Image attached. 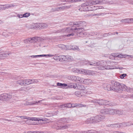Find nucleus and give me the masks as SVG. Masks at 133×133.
Listing matches in <instances>:
<instances>
[{"instance_id": "1", "label": "nucleus", "mask_w": 133, "mask_h": 133, "mask_svg": "<svg viewBox=\"0 0 133 133\" xmlns=\"http://www.w3.org/2000/svg\"><path fill=\"white\" fill-rule=\"evenodd\" d=\"M71 23H72L74 26L75 27V28H71L67 27L58 30L56 31V32H67L70 33L67 35L68 37L74 35L77 36L79 37H84L85 36L86 34L84 31V29L82 28L83 26L82 22H72Z\"/></svg>"}, {"instance_id": "2", "label": "nucleus", "mask_w": 133, "mask_h": 133, "mask_svg": "<svg viewBox=\"0 0 133 133\" xmlns=\"http://www.w3.org/2000/svg\"><path fill=\"white\" fill-rule=\"evenodd\" d=\"M111 85L107 84V89L108 91L112 90L115 92L121 93L122 91H124L129 92H131L133 89L130 88H128L125 85L116 82L112 81L111 82Z\"/></svg>"}, {"instance_id": "3", "label": "nucleus", "mask_w": 133, "mask_h": 133, "mask_svg": "<svg viewBox=\"0 0 133 133\" xmlns=\"http://www.w3.org/2000/svg\"><path fill=\"white\" fill-rule=\"evenodd\" d=\"M91 1H89L85 2L81 5V8L78 9V10L81 11H89L90 6L92 5Z\"/></svg>"}, {"instance_id": "4", "label": "nucleus", "mask_w": 133, "mask_h": 133, "mask_svg": "<svg viewBox=\"0 0 133 133\" xmlns=\"http://www.w3.org/2000/svg\"><path fill=\"white\" fill-rule=\"evenodd\" d=\"M54 128L57 130H64L70 127V125L69 124H62L59 125L57 123L55 124Z\"/></svg>"}, {"instance_id": "5", "label": "nucleus", "mask_w": 133, "mask_h": 133, "mask_svg": "<svg viewBox=\"0 0 133 133\" xmlns=\"http://www.w3.org/2000/svg\"><path fill=\"white\" fill-rule=\"evenodd\" d=\"M129 126L128 124V123H122L119 124H109L106 125L107 127H110L112 128H120L121 127H125L127 126Z\"/></svg>"}, {"instance_id": "6", "label": "nucleus", "mask_w": 133, "mask_h": 133, "mask_svg": "<svg viewBox=\"0 0 133 133\" xmlns=\"http://www.w3.org/2000/svg\"><path fill=\"white\" fill-rule=\"evenodd\" d=\"M100 112L103 115L113 114V109L111 108L103 109L101 110Z\"/></svg>"}, {"instance_id": "7", "label": "nucleus", "mask_w": 133, "mask_h": 133, "mask_svg": "<svg viewBox=\"0 0 133 133\" xmlns=\"http://www.w3.org/2000/svg\"><path fill=\"white\" fill-rule=\"evenodd\" d=\"M11 54V52L6 51L1 52L0 53V60L5 59Z\"/></svg>"}, {"instance_id": "8", "label": "nucleus", "mask_w": 133, "mask_h": 133, "mask_svg": "<svg viewBox=\"0 0 133 133\" xmlns=\"http://www.w3.org/2000/svg\"><path fill=\"white\" fill-rule=\"evenodd\" d=\"M98 104L100 105H108L110 106H111L112 104L109 103V102L106 100L103 99H98Z\"/></svg>"}, {"instance_id": "9", "label": "nucleus", "mask_w": 133, "mask_h": 133, "mask_svg": "<svg viewBox=\"0 0 133 133\" xmlns=\"http://www.w3.org/2000/svg\"><path fill=\"white\" fill-rule=\"evenodd\" d=\"M96 123H98L103 120L105 118V116H102L100 115H98L94 116Z\"/></svg>"}, {"instance_id": "10", "label": "nucleus", "mask_w": 133, "mask_h": 133, "mask_svg": "<svg viewBox=\"0 0 133 133\" xmlns=\"http://www.w3.org/2000/svg\"><path fill=\"white\" fill-rule=\"evenodd\" d=\"M104 8L102 6H92V7L90 6L89 11H94L96 10H97V12H101L99 10L100 9H104Z\"/></svg>"}, {"instance_id": "11", "label": "nucleus", "mask_w": 133, "mask_h": 133, "mask_svg": "<svg viewBox=\"0 0 133 133\" xmlns=\"http://www.w3.org/2000/svg\"><path fill=\"white\" fill-rule=\"evenodd\" d=\"M103 63H104L105 69L109 70L112 69H114V66L109 65V64H111V62H107L106 61H104L103 62Z\"/></svg>"}, {"instance_id": "12", "label": "nucleus", "mask_w": 133, "mask_h": 133, "mask_svg": "<svg viewBox=\"0 0 133 133\" xmlns=\"http://www.w3.org/2000/svg\"><path fill=\"white\" fill-rule=\"evenodd\" d=\"M42 101V100H39L38 101H35L34 102H26L24 103V105L26 106L37 105L39 103H40Z\"/></svg>"}, {"instance_id": "13", "label": "nucleus", "mask_w": 133, "mask_h": 133, "mask_svg": "<svg viewBox=\"0 0 133 133\" xmlns=\"http://www.w3.org/2000/svg\"><path fill=\"white\" fill-rule=\"evenodd\" d=\"M113 114H117L119 115L124 114L126 113V111L125 110H120L117 109H113Z\"/></svg>"}, {"instance_id": "14", "label": "nucleus", "mask_w": 133, "mask_h": 133, "mask_svg": "<svg viewBox=\"0 0 133 133\" xmlns=\"http://www.w3.org/2000/svg\"><path fill=\"white\" fill-rule=\"evenodd\" d=\"M94 116L92 117L87 119L85 121L86 124L96 123Z\"/></svg>"}, {"instance_id": "15", "label": "nucleus", "mask_w": 133, "mask_h": 133, "mask_svg": "<svg viewBox=\"0 0 133 133\" xmlns=\"http://www.w3.org/2000/svg\"><path fill=\"white\" fill-rule=\"evenodd\" d=\"M120 2L118 0H109L108 4H120Z\"/></svg>"}, {"instance_id": "16", "label": "nucleus", "mask_w": 133, "mask_h": 133, "mask_svg": "<svg viewBox=\"0 0 133 133\" xmlns=\"http://www.w3.org/2000/svg\"><path fill=\"white\" fill-rule=\"evenodd\" d=\"M92 83V80L91 79H83L82 83L85 84L89 85L91 84Z\"/></svg>"}, {"instance_id": "17", "label": "nucleus", "mask_w": 133, "mask_h": 133, "mask_svg": "<svg viewBox=\"0 0 133 133\" xmlns=\"http://www.w3.org/2000/svg\"><path fill=\"white\" fill-rule=\"evenodd\" d=\"M92 5L101 4H103V0H93L91 1Z\"/></svg>"}, {"instance_id": "18", "label": "nucleus", "mask_w": 133, "mask_h": 133, "mask_svg": "<svg viewBox=\"0 0 133 133\" xmlns=\"http://www.w3.org/2000/svg\"><path fill=\"white\" fill-rule=\"evenodd\" d=\"M29 120L34 121H43L44 120L42 119H40L39 118L29 117H28V119Z\"/></svg>"}, {"instance_id": "19", "label": "nucleus", "mask_w": 133, "mask_h": 133, "mask_svg": "<svg viewBox=\"0 0 133 133\" xmlns=\"http://www.w3.org/2000/svg\"><path fill=\"white\" fill-rule=\"evenodd\" d=\"M72 108H74L75 107H86V105H85L79 103H75L72 104Z\"/></svg>"}, {"instance_id": "20", "label": "nucleus", "mask_w": 133, "mask_h": 133, "mask_svg": "<svg viewBox=\"0 0 133 133\" xmlns=\"http://www.w3.org/2000/svg\"><path fill=\"white\" fill-rule=\"evenodd\" d=\"M130 18H128L122 19L120 21L122 23L130 24Z\"/></svg>"}, {"instance_id": "21", "label": "nucleus", "mask_w": 133, "mask_h": 133, "mask_svg": "<svg viewBox=\"0 0 133 133\" xmlns=\"http://www.w3.org/2000/svg\"><path fill=\"white\" fill-rule=\"evenodd\" d=\"M31 89L29 87H23L19 89V90L21 91H27Z\"/></svg>"}, {"instance_id": "22", "label": "nucleus", "mask_w": 133, "mask_h": 133, "mask_svg": "<svg viewBox=\"0 0 133 133\" xmlns=\"http://www.w3.org/2000/svg\"><path fill=\"white\" fill-rule=\"evenodd\" d=\"M67 86L68 88L76 89L77 86V83H71L67 85Z\"/></svg>"}, {"instance_id": "23", "label": "nucleus", "mask_w": 133, "mask_h": 133, "mask_svg": "<svg viewBox=\"0 0 133 133\" xmlns=\"http://www.w3.org/2000/svg\"><path fill=\"white\" fill-rule=\"evenodd\" d=\"M85 87L84 86L81 84H77L76 89L78 90H84L85 89Z\"/></svg>"}, {"instance_id": "24", "label": "nucleus", "mask_w": 133, "mask_h": 133, "mask_svg": "<svg viewBox=\"0 0 133 133\" xmlns=\"http://www.w3.org/2000/svg\"><path fill=\"white\" fill-rule=\"evenodd\" d=\"M29 42L30 43L34 44L36 43V40L35 37H33L32 38H29Z\"/></svg>"}, {"instance_id": "25", "label": "nucleus", "mask_w": 133, "mask_h": 133, "mask_svg": "<svg viewBox=\"0 0 133 133\" xmlns=\"http://www.w3.org/2000/svg\"><path fill=\"white\" fill-rule=\"evenodd\" d=\"M76 76L72 75L68 76V79L73 81H76Z\"/></svg>"}, {"instance_id": "26", "label": "nucleus", "mask_w": 133, "mask_h": 133, "mask_svg": "<svg viewBox=\"0 0 133 133\" xmlns=\"http://www.w3.org/2000/svg\"><path fill=\"white\" fill-rule=\"evenodd\" d=\"M83 78H82L78 76H76V82H79L80 83H82Z\"/></svg>"}, {"instance_id": "27", "label": "nucleus", "mask_w": 133, "mask_h": 133, "mask_svg": "<svg viewBox=\"0 0 133 133\" xmlns=\"http://www.w3.org/2000/svg\"><path fill=\"white\" fill-rule=\"evenodd\" d=\"M24 85H28L30 84V79H23Z\"/></svg>"}, {"instance_id": "28", "label": "nucleus", "mask_w": 133, "mask_h": 133, "mask_svg": "<svg viewBox=\"0 0 133 133\" xmlns=\"http://www.w3.org/2000/svg\"><path fill=\"white\" fill-rule=\"evenodd\" d=\"M16 83L17 84H19L21 86L24 85L23 79L21 78L19 80L17 81Z\"/></svg>"}, {"instance_id": "29", "label": "nucleus", "mask_w": 133, "mask_h": 133, "mask_svg": "<svg viewBox=\"0 0 133 133\" xmlns=\"http://www.w3.org/2000/svg\"><path fill=\"white\" fill-rule=\"evenodd\" d=\"M66 56L63 55H61L60 56V60L59 61H63L66 60Z\"/></svg>"}, {"instance_id": "30", "label": "nucleus", "mask_w": 133, "mask_h": 133, "mask_svg": "<svg viewBox=\"0 0 133 133\" xmlns=\"http://www.w3.org/2000/svg\"><path fill=\"white\" fill-rule=\"evenodd\" d=\"M93 74V71L88 70H85V75H92Z\"/></svg>"}, {"instance_id": "31", "label": "nucleus", "mask_w": 133, "mask_h": 133, "mask_svg": "<svg viewBox=\"0 0 133 133\" xmlns=\"http://www.w3.org/2000/svg\"><path fill=\"white\" fill-rule=\"evenodd\" d=\"M15 5L14 4H9L8 5H5V9H8L9 8L14 7Z\"/></svg>"}, {"instance_id": "32", "label": "nucleus", "mask_w": 133, "mask_h": 133, "mask_svg": "<svg viewBox=\"0 0 133 133\" xmlns=\"http://www.w3.org/2000/svg\"><path fill=\"white\" fill-rule=\"evenodd\" d=\"M90 65H94V66H97L99 65L100 64L99 63V62H90L88 63Z\"/></svg>"}, {"instance_id": "33", "label": "nucleus", "mask_w": 133, "mask_h": 133, "mask_svg": "<svg viewBox=\"0 0 133 133\" xmlns=\"http://www.w3.org/2000/svg\"><path fill=\"white\" fill-rule=\"evenodd\" d=\"M57 86H61L62 87H65L67 86V84L65 83H57Z\"/></svg>"}, {"instance_id": "34", "label": "nucleus", "mask_w": 133, "mask_h": 133, "mask_svg": "<svg viewBox=\"0 0 133 133\" xmlns=\"http://www.w3.org/2000/svg\"><path fill=\"white\" fill-rule=\"evenodd\" d=\"M28 28L30 29H32L35 28H36L35 24H32L30 25L27 26Z\"/></svg>"}, {"instance_id": "35", "label": "nucleus", "mask_w": 133, "mask_h": 133, "mask_svg": "<svg viewBox=\"0 0 133 133\" xmlns=\"http://www.w3.org/2000/svg\"><path fill=\"white\" fill-rule=\"evenodd\" d=\"M68 119L65 118H61L59 121H61L63 122H68L67 121H68Z\"/></svg>"}, {"instance_id": "36", "label": "nucleus", "mask_w": 133, "mask_h": 133, "mask_svg": "<svg viewBox=\"0 0 133 133\" xmlns=\"http://www.w3.org/2000/svg\"><path fill=\"white\" fill-rule=\"evenodd\" d=\"M8 96V94L6 93L4 94L1 95V97H2L6 101Z\"/></svg>"}, {"instance_id": "37", "label": "nucleus", "mask_w": 133, "mask_h": 133, "mask_svg": "<svg viewBox=\"0 0 133 133\" xmlns=\"http://www.w3.org/2000/svg\"><path fill=\"white\" fill-rule=\"evenodd\" d=\"M84 0H68V2L70 3L77 2H81L84 1Z\"/></svg>"}, {"instance_id": "38", "label": "nucleus", "mask_w": 133, "mask_h": 133, "mask_svg": "<svg viewBox=\"0 0 133 133\" xmlns=\"http://www.w3.org/2000/svg\"><path fill=\"white\" fill-rule=\"evenodd\" d=\"M79 69L74 68L72 69V71L76 73H79Z\"/></svg>"}, {"instance_id": "39", "label": "nucleus", "mask_w": 133, "mask_h": 133, "mask_svg": "<svg viewBox=\"0 0 133 133\" xmlns=\"http://www.w3.org/2000/svg\"><path fill=\"white\" fill-rule=\"evenodd\" d=\"M30 82H31L30 84L35 83H37L38 82V80L35 79H30Z\"/></svg>"}, {"instance_id": "40", "label": "nucleus", "mask_w": 133, "mask_h": 133, "mask_svg": "<svg viewBox=\"0 0 133 133\" xmlns=\"http://www.w3.org/2000/svg\"><path fill=\"white\" fill-rule=\"evenodd\" d=\"M101 14L100 13H97V14H91L87 15L88 16H100L101 15Z\"/></svg>"}, {"instance_id": "41", "label": "nucleus", "mask_w": 133, "mask_h": 133, "mask_svg": "<svg viewBox=\"0 0 133 133\" xmlns=\"http://www.w3.org/2000/svg\"><path fill=\"white\" fill-rule=\"evenodd\" d=\"M71 5H68L67 6H62V10L65 9H68L71 7Z\"/></svg>"}, {"instance_id": "42", "label": "nucleus", "mask_w": 133, "mask_h": 133, "mask_svg": "<svg viewBox=\"0 0 133 133\" xmlns=\"http://www.w3.org/2000/svg\"><path fill=\"white\" fill-rule=\"evenodd\" d=\"M66 60H68L69 61H71L73 60V58L72 57L69 55H66Z\"/></svg>"}, {"instance_id": "43", "label": "nucleus", "mask_w": 133, "mask_h": 133, "mask_svg": "<svg viewBox=\"0 0 133 133\" xmlns=\"http://www.w3.org/2000/svg\"><path fill=\"white\" fill-rule=\"evenodd\" d=\"M98 68L99 70H105L104 63H103V65H101L99 66L98 67Z\"/></svg>"}, {"instance_id": "44", "label": "nucleus", "mask_w": 133, "mask_h": 133, "mask_svg": "<svg viewBox=\"0 0 133 133\" xmlns=\"http://www.w3.org/2000/svg\"><path fill=\"white\" fill-rule=\"evenodd\" d=\"M65 105L66 107L68 108L72 107V104L70 103L65 104Z\"/></svg>"}, {"instance_id": "45", "label": "nucleus", "mask_w": 133, "mask_h": 133, "mask_svg": "<svg viewBox=\"0 0 133 133\" xmlns=\"http://www.w3.org/2000/svg\"><path fill=\"white\" fill-rule=\"evenodd\" d=\"M36 40V42L37 41L40 42L43 41V39L40 37H35Z\"/></svg>"}, {"instance_id": "46", "label": "nucleus", "mask_w": 133, "mask_h": 133, "mask_svg": "<svg viewBox=\"0 0 133 133\" xmlns=\"http://www.w3.org/2000/svg\"><path fill=\"white\" fill-rule=\"evenodd\" d=\"M59 10H62V7H57L55 8V9H53V11H58Z\"/></svg>"}, {"instance_id": "47", "label": "nucleus", "mask_w": 133, "mask_h": 133, "mask_svg": "<svg viewBox=\"0 0 133 133\" xmlns=\"http://www.w3.org/2000/svg\"><path fill=\"white\" fill-rule=\"evenodd\" d=\"M85 70L83 69H79V74H83L85 75Z\"/></svg>"}, {"instance_id": "48", "label": "nucleus", "mask_w": 133, "mask_h": 133, "mask_svg": "<svg viewBox=\"0 0 133 133\" xmlns=\"http://www.w3.org/2000/svg\"><path fill=\"white\" fill-rule=\"evenodd\" d=\"M13 96L11 95H8V97H7V99L6 100V101H9L10 99L12 98Z\"/></svg>"}, {"instance_id": "49", "label": "nucleus", "mask_w": 133, "mask_h": 133, "mask_svg": "<svg viewBox=\"0 0 133 133\" xmlns=\"http://www.w3.org/2000/svg\"><path fill=\"white\" fill-rule=\"evenodd\" d=\"M60 56H58L56 55L55 56H54L53 58L55 60H60Z\"/></svg>"}, {"instance_id": "50", "label": "nucleus", "mask_w": 133, "mask_h": 133, "mask_svg": "<svg viewBox=\"0 0 133 133\" xmlns=\"http://www.w3.org/2000/svg\"><path fill=\"white\" fill-rule=\"evenodd\" d=\"M44 55H35V56H32L31 57L33 58H37L38 57H42V56H44Z\"/></svg>"}, {"instance_id": "51", "label": "nucleus", "mask_w": 133, "mask_h": 133, "mask_svg": "<svg viewBox=\"0 0 133 133\" xmlns=\"http://www.w3.org/2000/svg\"><path fill=\"white\" fill-rule=\"evenodd\" d=\"M17 117H20L22 119H28V117L26 116H17Z\"/></svg>"}, {"instance_id": "52", "label": "nucleus", "mask_w": 133, "mask_h": 133, "mask_svg": "<svg viewBox=\"0 0 133 133\" xmlns=\"http://www.w3.org/2000/svg\"><path fill=\"white\" fill-rule=\"evenodd\" d=\"M83 92H80L79 91H76L75 92V94L76 95H80L81 96H82V95L83 94Z\"/></svg>"}, {"instance_id": "53", "label": "nucleus", "mask_w": 133, "mask_h": 133, "mask_svg": "<svg viewBox=\"0 0 133 133\" xmlns=\"http://www.w3.org/2000/svg\"><path fill=\"white\" fill-rule=\"evenodd\" d=\"M23 17H27L30 16V14L29 13H26L23 14Z\"/></svg>"}, {"instance_id": "54", "label": "nucleus", "mask_w": 133, "mask_h": 133, "mask_svg": "<svg viewBox=\"0 0 133 133\" xmlns=\"http://www.w3.org/2000/svg\"><path fill=\"white\" fill-rule=\"evenodd\" d=\"M86 133H96V132L95 131L89 130L87 131Z\"/></svg>"}, {"instance_id": "55", "label": "nucleus", "mask_w": 133, "mask_h": 133, "mask_svg": "<svg viewBox=\"0 0 133 133\" xmlns=\"http://www.w3.org/2000/svg\"><path fill=\"white\" fill-rule=\"evenodd\" d=\"M5 5H0V10H4L5 9Z\"/></svg>"}, {"instance_id": "56", "label": "nucleus", "mask_w": 133, "mask_h": 133, "mask_svg": "<svg viewBox=\"0 0 133 133\" xmlns=\"http://www.w3.org/2000/svg\"><path fill=\"white\" fill-rule=\"evenodd\" d=\"M98 99H93L91 101V102L92 103H96L98 104Z\"/></svg>"}, {"instance_id": "57", "label": "nucleus", "mask_w": 133, "mask_h": 133, "mask_svg": "<svg viewBox=\"0 0 133 133\" xmlns=\"http://www.w3.org/2000/svg\"><path fill=\"white\" fill-rule=\"evenodd\" d=\"M72 49L74 50H77L78 49V47L75 45H74L72 46Z\"/></svg>"}, {"instance_id": "58", "label": "nucleus", "mask_w": 133, "mask_h": 133, "mask_svg": "<svg viewBox=\"0 0 133 133\" xmlns=\"http://www.w3.org/2000/svg\"><path fill=\"white\" fill-rule=\"evenodd\" d=\"M29 38H28V39H24L23 41L24 42V43H29Z\"/></svg>"}, {"instance_id": "59", "label": "nucleus", "mask_w": 133, "mask_h": 133, "mask_svg": "<svg viewBox=\"0 0 133 133\" xmlns=\"http://www.w3.org/2000/svg\"><path fill=\"white\" fill-rule=\"evenodd\" d=\"M127 75L126 74H121L120 76V77L122 79H123L124 78V77H125L127 76Z\"/></svg>"}, {"instance_id": "60", "label": "nucleus", "mask_w": 133, "mask_h": 133, "mask_svg": "<svg viewBox=\"0 0 133 133\" xmlns=\"http://www.w3.org/2000/svg\"><path fill=\"white\" fill-rule=\"evenodd\" d=\"M109 0H103V4L105 3L108 4Z\"/></svg>"}, {"instance_id": "61", "label": "nucleus", "mask_w": 133, "mask_h": 133, "mask_svg": "<svg viewBox=\"0 0 133 133\" xmlns=\"http://www.w3.org/2000/svg\"><path fill=\"white\" fill-rule=\"evenodd\" d=\"M128 3L132 4H133V0H127Z\"/></svg>"}, {"instance_id": "62", "label": "nucleus", "mask_w": 133, "mask_h": 133, "mask_svg": "<svg viewBox=\"0 0 133 133\" xmlns=\"http://www.w3.org/2000/svg\"><path fill=\"white\" fill-rule=\"evenodd\" d=\"M109 34H109V33L108 34L107 33H104L103 35V37H107L109 35Z\"/></svg>"}, {"instance_id": "63", "label": "nucleus", "mask_w": 133, "mask_h": 133, "mask_svg": "<svg viewBox=\"0 0 133 133\" xmlns=\"http://www.w3.org/2000/svg\"><path fill=\"white\" fill-rule=\"evenodd\" d=\"M60 107L62 109H64L66 108L65 104L61 105Z\"/></svg>"}, {"instance_id": "64", "label": "nucleus", "mask_w": 133, "mask_h": 133, "mask_svg": "<svg viewBox=\"0 0 133 133\" xmlns=\"http://www.w3.org/2000/svg\"><path fill=\"white\" fill-rule=\"evenodd\" d=\"M17 16L19 18H22L23 17V15H20V14H18L17 15Z\"/></svg>"}]
</instances>
